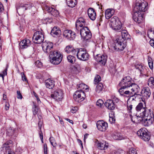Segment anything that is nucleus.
<instances>
[{
    "mask_svg": "<svg viewBox=\"0 0 154 154\" xmlns=\"http://www.w3.org/2000/svg\"><path fill=\"white\" fill-rule=\"evenodd\" d=\"M131 80L132 79L130 76L124 78L119 84L121 88L119 91L122 96L130 97L134 100V96L140 95L139 94H137L140 91V88Z\"/></svg>",
    "mask_w": 154,
    "mask_h": 154,
    "instance_id": "nucleus-1",
    "label": "nucleus"
},
{
    "mask_svg": "<svg viewBox=\"0 0 154 154\" xmlns=\"http://www.w3.org/2000/svg\"><path fill=\"white\" fill-rule=\"evenodd\" d=\"M147 4L146 2H137L134 9V14L133 19L134 20L138 23H141L143 21V13L147 9Z\"/></svg>",
    "mask_w": 154,
    "mask_h": 154,
    "instance_id": "nucleus-2",
    "label": "nucleus"
},
{
    "mask_svg": "<svg viewBox=\"0 0 154 154\" xmlns=\"http://www.w3.org/2000/svg\"><path fill=\"white\" fill-rule=\"evenodd\" d=\"M122 36L117 37L114 42V49L117 51H122L126 45V40L130 38V35L127 31L123 30L121 32Z\"/></svg>",
    "mask_w": 154,
    "mask_h": 154,
    "instance_id": "nucleus-3",
    "label": "nucleus"
},
{
    "mask_svg": "<svg viewBox=\"0 0 154 154\" xmlns=\"http://www.w3.org/2000/svg\"><path fill=\"white\" fill-rule=\"evenodd\" d=\"M63 57L60 52L53 51L49 54L50 62L53 64L58 65L61 62Z\"/></svg>",
    "mask_w": 154,
    "mask_h": 154,
    "instance_id": "nucleus-4",
    "label": "nucleus"
},
{
    "mask_svg": "<svg viewBox=\"0 0 154 154\" xmlns=\"http://www.w3.org/2000/svg\"><path fill=\"white\" fill-rule=\"evenodd\" d=\"M121 24V23L117 17L114 16L111 19L110 25L112 29L116 32L121 31L122 26Z\"/></svg>",
    "mask_w": 154,
    "mask_h": 154,
    "instance_id": "nucleus-5",
    "label": "nucleus"
},
{
    "mask_svg": "<svg viewBox=\"0 0 154 154\" xmlns=\"http://www.w3.org/2000/svg\"><path fill=\"white\" fill-rule=\"evenodd\" d=\"M145 111L143 112L142 114V118L147 117L145 119V122L147 123V125H151L154 121V115L153 112L151 109H149L147 113H145Z\"/></svg>",
    "mask_w": 154,
    "mask_h": 154,
    "instance_id": "nucleus-6",
    "label": "nucleus"
},
{
    "mask_svg": "<svg viewBox=\"0 0 154 154\" xmlns=\"http://www.w3.org/2000/svg\"><path fill=\"white\" fill-rule=\"evenodd\" d=\"M80 34L82 37L84 39L87 40L91 38V33L88 27H83L80 30Z\"/></svg>",
    "mask_w": 154,
    "mask_h": 154,
    "instance_id": "nucleus-7",
    "label": "nucleus"
},
{
    "mask_svg": "<svg viewBox=\"0 0 154 154\" xmlns=\"http://www.w3.org/2000/svg\"><path fill=\"white\" fill-rule=\"evenodd\" d=\"M44 36L42 32L40 31L36 32L32 37L33 42L36 44H40L43 42Z\"/></svg>",
    "mask_w": 154,
    "mask_h": 154,
    "instance_id": "nucleus-8",
    "label": "nucleus"
},
{
    "mask_svg": "<svg viewBox=\"0 0 154 154\" xmlns=\"http://www.w3.org/2000/svg\"><path fill=\"white\" fill-rule=\"evenodd\" d=\"M140 95H135L134 96L135 98H136V97H139L141 96L143 97H141L142 100L144 102V104H146L145 99H147L149 98L151 94L149 88L148 87H145L143 88L141 92V94H140Z\"/></svg>",
    "mask_w": 154,
    "mask_h": 154,
    "instance_id": "nucleus-9",
    "label": "nucleus"
},
{
    "mask_svg": "<svg viewBox=\"0 0 154 154\" xmlns=\"http://www.w3.org/2000/svg\"><path fill=\"white\" fill-rule=\"evenodd\" d=\"M85 97V94L83 91L78 90L74 94L73 99L75 101L79 103L83 101Z\"/></svg>",
    "mask_w": 154,
    "mask_h": 154,
    "instance_id": "nucleus-10",
    "label": "nucleus"
},
{
    "mask_svg": "<svg viewBox=\"0 0 154 154\" xmlns=\"http://www.w3.org/2000/svg\"><path fill=\"white\" fill-rule=\"evenodd\" d=\"M77 57L79 60L86 61L88 59L89 55L85 50L82 48H80L78 49L77 53Z\"/></svg>",
    "mask_w": 154,
    "mask_h": 154,
    "instance_id": "nucleus-11",
    "label": "nucleus"
},
{
    "mask_svg": "<svg viewBox=\"0 0 154 154\" xmlns=\"http://www.w3.org/2000/svg\"><path fill=\"white\" fill-rule=\"evenodd\" d=\"M42 47L44 51L46 53H51L52 50L53 45L51 42L45 41L43 42L42 44Z\"/></svg>",
    "mask_w": 154,
    "mask_h": 154,
    "instance_id": "nucleus-12",
    "label": "nucleus"
},
{
    "mask_svg": "<svg viewBox=\"0 0 154 154\" xmlns=\"http://www.w3.org/2000/svg\"><path fill=\"white\" fill-rule=\"evenodd\" d=\"M12 141L11 140L8 141L4 143L1 148V151H3L4 154H14L10 147L9 145L12 144Z\"/></svg>",
    "mask_w": 154,
    "mask_h": 154,
    "instance_id": "nucleus-13",
    "label": "nucleus"
},
{
    "mask_svg": "<svg viewBox=\"0 0 154 154\" xmlns=\"http://www.w3.org/2000/svg\"><path fill=\"white\" fill-rule=\"evenodd\" d=\"M51 97L55 100L60 101L63 97V91L60 89L57 90L51 94Z\"/></svg>",
    "mask_w": 154,
    "mask_h": 154,
    "instance_id": "nucleus-14",
    "label": "nucleus"
},
{
    "mask_svg": "<svg viewBox=\"0 0 154 154\" xmlns=\"http://www.w3.org/2000/svg\"><path fill=\"white\" fill-rule=\"evenodd\" d=\"M63 36L69 40H73L75 38V33L70 30H65L63 32Z\"/></svg>",
    "mask_w": 154,
    "mask_h": 154,
    "instance_id": "nucleus-15",
    "label": "nucleus"
},
{
    "mask_svg": "<svg viewBox=\"0 0 154 154\" xmlns=\"http://www.w3.org/2000/svg\"><path fill=\"white\" fill-rule=\"evenodd\" d=\"M107 58V56L105 54H97L95 57V60L100 64L104 65L105 64Z\"/></svg>",
    "mask_w": 154,
    "mask_h": 154,
    "instance_id": "nucleus-16",
    "label": "nucleus"
},
{
    "mask_svg": "<svg viewBox=\"0 0 154 154\" xmlns=\"http://www.w3.org/2000/svg\"><path fill=\"white\" fill-rule=\"evenodd\" d=\"M96 125L98 130L101 131H105L108 127L107 123L103 121H98Z\"/></svg>",
    "mask_w": 154,
    "mask_h": 154,
    "instance_id": "nucleus-17",
    "label": "nucleus"
},
{
    "mask_svg": "<svg viewBox=\"0 0 154 154\" xmlns=\"http://www.w3.org/2000/svg\"><path fill=\"white\" fill-rule=\"evenodd\" d=\"M44 9L48 12L50 13L54 17H57L59 16V13L58 11L55 10L52 7L45 6L44 7Z\"/></svg>",
    "mask_w": 154,
    "mask_h": 154,
    "instance_id": "nucleus-18",
    "label": "nucleus"
},
{
    "mask_svg": "<svg viewBox=\"0 0 154 154\" xmlns=\"http://www.w3.org/2000/svg\"><path fill=\"white\" fill-rule=\"evenodd\" d=\"M147 108H146V106L145 104H144V102L143 103L140 102L139 103L137 106L136 107V109L137 112L140 111L141 110H142V112L141 113H140V116L142 117V114L143 112L145 111V113H147V111L148 110L146 109Z\"/></svg>",
    "mask_w": 154,
    "mask_h": 154,
    "instance_id": "nucleus-19",
    "label": "nucleus"
},
{
    "mask_svg": "<svg viewBox=\"0 0 154 154\" xmlns=\"http://www.w3.org/2000/svg\"><path fill=\"white\" fill-rule=\"evenodd\" d=\"M135 66L136 69H138L140 71V76H146L147 72L146 69L143 66L142 63L136 65Z\"/></svg>",
    "mask_w": 154,
    "mask_h": 154,
    "instance_id": "nucleus-20",
    "label": "nucleus"
},
{
    "mask_svg": "<svg viewBox=\"0 0 154 154\" xmlns=\"http://www.w3.org/2000/svg\"><path fill=\"white\" fill-rule=\"evenodd\" d=\"M30 41L27 39H25L21 41L19 44L20 48L21 49L26 48L29 46L30 45Z\"/></svg>",
    "mask_w": 154,
    "mask_h": 154,
    "instance_id": "nucleus-21",
    "label": "nucleus"
},
{
    "mask_svg": "<svg viewBox=\"0 0 154 154\" xmlns=\"http://www.w3.org/2000/svg\"><path fill=\"white\" fill-rule=\"evenodd\" d=\"M88 16L92 20H95L96 14L94 9L91 8H89L88 10Z\"/></svg>",
    "mask_w": 154,
    "mask_h": 154,
    "instance_id": "nucleus-22",
    "label": "nucleus"
},
{
    "mask_svg": "<svg viewBox=\"0 0 154 154\" xmlns=\"http://www.w3.org/2000/svg\"><path fill=\"white\" fill-rule=\"evenodd\" d=\"M104 105L110 110L114 109L116 107L115 104L113 103V101L111 100H107L105 103Z\"/></svg>",
    "mask_w": 154,
    "mask_h": 154,
    "instance_id": "nucleus-23",
    "label": "nucleus"
},
{
    "mask_svg": "<svg viewBox=\"0 0 154 154\" xmlns=\"http://www.w3.org/2000/svg\"><path fill=\"white\" fill-rule=\"evenodd\" d=\"M24 7L26 10H28L31 9L32 12H35L36 11L35 7L34 6L33 4L30 2H27V3L23 4Z\"/></svg>",
    "mask_w": 154,
    "mask_h": 154,
    "instance_id": "nucleus-24",
    "label": "nucleus"
},
{
    "mask_svg": "<svg viewBox=\"0 0 154 154\" xmlns=\"http://www.w3.org/2000/svg\"><path fill=\"white\" fill-rule=\"evenodd\" d=\"M45 82L46 86L47 88L52 89L54 87V82L50 79L46 80L45 81Z\"/></svg>",
    "mask_w": 154,
    "mask_h": 154,
    "instance_id": "nucleus-25",
    "label": "nucleus"
},
{
    "mask_svg": "<svg viewBox=\"0 0 154 154\" xmlns=\"http://www.w3.org/2000/svg\"><path fill=\"white\" fill-rule=\"evenodd\" d=\"M114 11L112 9H107L105 13V17L108 19L111 18L114 14Z\"/></svg>",
    "mask_w": 154,
    "mask_h": 154,
    "instance_id": "nucleus-26",
    "label": "nucleus"
},
{
    "mask_svg": "<svg viewBox=\"0 0 154 154\" xmlns=\"http://www.w3.org/2000/svg\"><path fill=\"white\" fill-rule=\"evenodd\" d=\"M60 30L57 26H54L51 30V34L53 36L58 35L60 33Z\"/></svg>",
    "mask_w": 154,
    "mask_h": 154,
    "instance_id": "nucleus-27",
    "label": "nucleus"
},
{
    "mask_svg": "<svg viewBox=\"0 0 154 154\" xmlns=\"http://www.w3.org/2000/svg\"><path fill=\"white\" fill-rule=\"evenodd\" d=\"M108 147V144L106 142L98 143L97 144V147L100 149L105 150Z\"/></svg>",
    "mask_w": 154,
    "mask_h": 154,
    "instance_id": "nucleus-28",
    "label": "nucleus"
},
{
    "mask_svg": "<svg viewBox=\"0 0 154 154\" xmlns=\"http://www.w3.org/2000/svg\"><path fill=\"white\" fill-rule=\"evenodd\" d=\"M86 25V22L83 17H80L77 20L76 26L78 25L80 27H82Z\"/></svg>",
    "mask_w": 154,
    "mask_h": 154,
    "instance_id": "nucleus-29",
    "label": "nucleus"
},
{
    "mask_svg": "<svg viewBox=\"0 0 154 154\" xmlns=\"http://www.w3.org/2000/svg\"><path fill=\"white\" fill-rule=\"evenodd\" d=\"M148 132V131L146 128H143L137 131V134L141 138V136H143L145 134H146V133Z\"/></svg>",
    "mask_w": 154,
    "mask_h": 154,
    "instance_id": "nucleus-30",
    "label": "nucleus"
},
{
    "mask_svg": "<svg viewBox=\"0 0 154 154\" xmlns=\"http://www.w3.org/2000/svg\"><path fill=\"white\" fill-rule=\"evenodd\" d=\"M104 90L103 85L101 83H99L97 85L95 88V91L97 93H100Z\"/></svg>",
    "mask_w": 154,
    "mask_h": 154,
    "instance_id": "nucleus-31",
    "label": "nucleus"
},
{
    "mask_svg": "<svg viewBox=\"0 0 154 154\" xmlns=\"http://www.w3.org/2000/svg\"><path fill=\"white\" fill-rule=\"evenodd\" d=\"M17 10L19 15H21L24 14L26 10L23 4H22L17 8Z\"/></svg>",
    "mask_w": 154,
    "mask_h": 154,
    "instance_id": "nucleus-32",
    "label": "nucleus"
},
{
    "mask_svg": "<svg viewBox=\"0 0 154 154\" xmlns=\"http://www.w3.org/2000/svg\"><path fill=\"white\" fill-rule=\"evenodd\" d=\"M78 89H79V90H81L82 91V90H84V91H88V86L84 84V83H81L79 85H77Z\"/></svg>",
    "mask_w": 154,
    "mask_h": 154,
    "instance_id": "nucleus-33",
    "label": "nucleus"
},
{
    "mask_svg": "<svg viewBox=\"0 0 154 154\" xmlns=\"http://www.w3.org/2000/svg\"><path fill=\"white\" fill-rule=\"evenodd\" d=\"M148 85L152 88H154V78L152 77L149 78L148 81Z\"/></svg>",
    "mask_w": 154,
    "mask_h": 154,
    "instance_id": "nucleus-34",
    "label": "nucleus"
},
{
    "mask_svg": "<svg viewBox=\"0 0 154 154\" xmlns=\"http://www.w3.org/2000/svg\"><path fill=\"white\" fill-rule=\"evenodd\" d=\"M65 51L67 53H69L71 52L73 50V51L75 52V49H74L71 45L67 46L65 49Z\"/></svg>",
    "mask_w": 154,
    "mask_h": 154,
    "instance_id": "nucleus-35",
    "label": "nucleus"
},
{
    "mask_svg": "<svg viewBox=\"0 0 154 154\" xmlns=\"http://www.w3.org/2000/svg\"><path fill=\"white\" fill-rule=\"evenodd\" d=\"M150 39H153L154 38V31L152 30V29H149L147 33Z\"/></svg>",
    "mask_w": 154,
    "mask_h": 154,
    "instance_id": "nucleus-36",
    "label": "nucleus"
},
{
    "mask_svg": "<svg viewBox=\"0 0 154 154\" xmlns=\"http://www.w3.org/2000/svg\"><path fill=\"white\" fill-rule=\"evenodd\" d=\"M143 136H141V138L145 141H148L150 139V137L148 132L146 133Z\"/></svg>",
    "mask_w": 154,
    "mask_h": 154,
    "instance_id": "nucleus-37",
    "label": "nucleus"
},
{
    "mask_svg": "<svg viewBox=\"0 0 154 154\" xmlns=\"http://www.w3.org/2000/svg\"><path fill=\"white\" fill-rule=\"evenodd\" d=\"M38 110V107L36 106L35 104H34L32 107V112L34 116L36 115L37 114Z\"/></svg>",
    "mask_w": 154,
    "mask_h": 154,
    "instance_id": "nucleus-38",
    "label": "nucleus"
},
{
    "mask_svg": "<svg viewBox=\"0 0 154 154\" xmlns=\"http://www.w3.org/2000/svg\"><path fill=\"white\" fill-rule=\"evenodd\" d=\"M148 62L149 68L151 69L152 70L153 69V62L150 57H148Z\"/></svg>",
    "mask_w": 154,
    "mask_h": 154,
    "instance_id": "nucleus-39",
    "label": "nucleus"
},
{
    "mask_svg": "<svg viewBox=\"0 0 154 154\" xmlns=\"http://www.w3.org/2000/svg\"><path fill=\"white\" fill-rule=\"evenodd\" d=\"M67 58L68 61L71 63H73L75 60V58L72 56L69 55Z\"/></svg>",
    "mask_w": 154,
    "mask_h": 154,
    "instance_id": "nucleus-40",
    "label": "nucleus"
},
{
    "mask_svg": "<svg viewBox=\"0 0 154 154\" xmlns=\"http://www.w3.org/2000/svg\"><path fill=\"white\" fill-rule=\"evenodd\" d=\"M104 102L103 100L101 99L98 100L96 102V105L99 107H102L103 106Z\"/></svg>",
    "mask_w": 154,
    "mask_h": 154,
    "instance_id": "nucleus-41",
    "label": "nucleus"
},
{
    "mask_svg": "<svg viewBox=\"0 0 154 154\" xmlns=\"http://www.w3.org/2000/svg\"><path fill=\"white\" fill-rule=\"evenodd\" d=\"M100 76L99 75H97L95 76L94 79V82L95 84H98L101 81Z\"/></svg>",
    "mask_w": 154,
    "mask_h": 154,
    "instance_id": "nucleus-42",
    "label": "nucleus"
},
{
    "mask_svg": "<svg viewBox=\"0 0 154 154\" xmlns=\"http://www.w3.org/2000/svg\"><path fill=\"white\" fill-rule=\"evenodd\" d=\"M15 130L14 129H9L8 131V135L10 136H12L14 135V132Z\"/></svg>",
    "mask_w": 154,
    "mask_h": 154,
    "instance_id": "nucleus-43",
    "label": "nucleus"
},
{
    "mask_svg": "<svg viewBox=\"0 0 154 154\" xmlns=\"http://www.w3.org/2000/svg\"><path fill=\"white\" fill-rule=\"evenodd\" d=\"M109 121L111 124L114 123L115 122V119H114L113 116H109Z\"/></svg>",
    "mask_w": 154,
    "mask_h": 154,
    "instance_id": "nucleus-44",
    "label": "nucleus"
},
{
    "mask_svg": "<svg viewBox=\"0 0 154 154\" xmlns=\"http://www.w3.org/2000/svg\"><path fill=\"white\" fill-rule=\"evenodd\" d=\"M44 20L45 21V22H44L45 23H50L52 21V19L51 18H48L44 19L43 20V21Z\"/></svg>",
    "mask_w": 154,
    "mask_h": 154,
    "instance_id": "nucleus-45",
    "label": "nucleus"
},
{
    "mask_svg": "<svg viewBox=\"0 0 154 154\" xmlns=\"http://www.w3.org/2000/svg\"><path fill=\"white\" fill-rule=\"evenodd\" d=\"M35 64L36 66L38 68H40L42 66V63L38 60L37 61L35 62Z\"/></svg>",
    "mask_w": 154,
    "mask_h": 154,
    "instance_id": "nucleus-46",
    "label": "nucleus"
},
{
    "mask_svg": "<svg viewBox=\"0 0 154 154\" xmlns=\"http://www.w3.org/2000/svg\"><path fill=\"white\" fill-rule=\"evenodd\" d=\"M17 97L18 99H21L22 98V96L20 91H17Z\"/></svg>",
    "mask_w": 154,
    "mask_h": 154,
    "instance_id": "nucleus-47",
    "label": "nucleus"
},
{
    "mask_svg": "<svg viewBox=\"0 0 154 154\" xmlns=\"http://www.w3.org/2000/svg\"><path fill=\"white\" fill-rule=\"evenodd\" d=\"M128 154H137V153L135 149H133L129 151Z\"/></svg>",
    "mask_w": 154,
    "mask_h": 154,
    "instance_id": "nucleus-48",
    "label": "nucleus"
},
{
    "mask_svg": "<svg viewBox=\"0 0 154 154\" xmlns=\"http://www.w3.org/2000/svg\"><path fill=\"white\" fill-rule=\"evenodd\" d=\"M43 123V122L41 120L39 121L38 123V126L39 128V130H41L42 126Z\"/></svg>",
    "mask_w": 154,
    "mask_h": 154,
    "instance_id": "nucleus-49",
    "label": "nucleus"
},
{
    "mask_svg": "<svg viewBox=\"0 0 154 154\" xmlns=\"http://www.w3.org/2000/svg\"><path fill=\"white\" fill-rule=\"evenodd\" d=\"M111 100L113 101V103H117L119 101V99L118 98L116 97H114L112 98V100Z\"/></svg>",
    "mask_w": 154,
    "mask_h": 154,
    "instance_id": "nucleus-50",
    "label": "nucleus"
},
{
    "mask_svg": "<svg viewBox=\"0 0 154 154\" xmlns=\"http://www.w3.org/2000/svg\"><path fill=\"white\" fill-rule=\"evenodd\" d=\"M78 109V108L77 107H75L74 108H73L71 110V111L72 113H74L76 112L77 110Z\"/></svg>",
    "mask_w": 154,
    "mask_h": 154,
    "instance_id": "nucleus-51",
    "label": "nucleus"
},
{
    "mask_svg": "<svg viewBox=\"0 0 154 154\" xmlns=\"http://www.w3.org/2000/svg\"><path fill=\"white\" fill-rule=\"evenodd\" d=\"M22 79L23 81H27L26 78L23 73H21Z\"/></svg>",
    "mask_w": 154,
    "mask_h": 154,
    "instance_id": "nucleus-52",
    "label": "nucleus"
},
{
    "mask_svg": "<svg viewBox=\"0 0 154 154\" xmlns=\"http://www.w3.org/2000/svg\"><path fill=\"white\" fill-rule=\"evenodd\" d=\"M9 106H10V105L9 104V103H8V102H6V103H5V109L6 110H8V109H9Z\"/></svg>",
    "mask_w": 154,
    "mask_h": 154,
    "instance_id": "nucleus-53",
    "label": "nucleus"
},
{
    "mask_svg": "<svg viewBox=\"0 0 154 154\" xmlns=\"http://www.w3.org/2000/svg\"><path fill=\"white\" fill-rule=\"evenodd\" d=\"M33 93H34V95L35 97H36V100L37 101L38 103H40L41 101H40V99L39 98V97H38V96L37 95L36 93H35V92H33Z\"/></svg>",
    "mask_w": 154,
    "mask_h": 154,
    "instance_id": "nucleus-54",
    "label": "nucleus"
},
{
    "mask_svg": "<svg viewBox=\"0 0 154 154\" xmlns=\"http://www.w3.org/2000/svg\"><path fill=\"white\" fill-rule=\"evenodd\" d=\"M4 10L3 6L2 4L0 3V15Z\"/></svg>",
    "mask_w": 154,
    "mask_h": 154,
    "instance_id": "nucleus-55",
    "label": "nucleus"
},
{
    "mask_svg": "<svg viewBox=\"0 0 154 154\" xmlns=\"http://www.w3.org/2000/svg\"><path fill=\"white\" fill-rule=\"evenodd\" d=\"M149 44L151 46L153 47H154V40L153 38V39H151L149 42Z\"/></svg>",
    "mask_w": 154,
    "mask_h": 154,
    "instance_id": "nucleus-56",
    "label": "nucleus"
},
{
    "mask_svg": "<svg viewBox=\"0 0 154 154\" xmlns=\"http://www.w3.org/2000/svg\"><path fill=\"white\" fill-rule=\"evenodd\" d=\"M132 105H131L129 106H128V111H129V112H131V110L132 109Z\"/></svg>",
    "mask_w": 154,
    "mask_h": 154,
    "instance_id": "nucleus-57",
    "label": "nucleus"
},
{
    "mask_svg": "<svg viewBox=\"0 0 154 154\" xmlns=\"http://www.w3.org/2000/svg\"><path fill=\"white\" fill-rule=\"evenodd\" d=\"M39 135L40 138L43 137V133L41 130H39Z\"/></svg>",
    "mask_w": 154,
    "mask_h": 154,
    "instance_id": "nucleus-58",
    "label": "nucleus"
},
{
    "mask_svg": "<svg viewBox=\"0 0 154 154\" xmlns=\"http://www.w3.org/2000/svg\"><path fill=\"white\" fill-rule=\"evenodd\" d=\"M44 151H47L48 148L47 145L46 143H45L44 144Z\"/></svg>",
    "mask_w": 154,
    "mask_h": 154,
    "instance_id": "nucleus-59",
    "label": "nucleus"
},
{
    "mask_svg": "<svg viewBox=\"0 0 154 154\" xmlns=\"http://www.w3.org/2000/svg\"><path fill=\"white\" fill-rule=\"evenodd\" d=\"M49 140L51 143L52 142H54V141H55L54 138L53 137H50Z\"/></svg>",
    "mask_w": 154,
    "mask_h": 154,
    "instance_id": "nucleus-60",
    "label": "nucleus"
},
{
    "mask_svg": "<svg viewBox=\"0 0 154 154\" xmlns=\"http://www.w3.org/2000/svg\"><path fill=\"white\" fill-rule=\"evenodd\" d=\"M51 144L54 147H55L57 146V144L55 142V141L54 142H51Z\"/></svg>",
    "mask_w": 154,
    "mask_h": 154,
    "instance_id": "nucleus-61",
    "label": "nucleus"
},
{
    "mask_svg": "<svg viewBox=\"0 0 154 154\" xmlns=\"http://www.w3.org/2000/svg\"><path fill=\"white\" fill-rule=\"evenodd\" d=\"M7 69H6L5 70H4L2 72V74L3 75H4V76L5 75H7Z\"/></svg>",
    "mask_w": 154,
    "mask_h": 154,
    "instance_id": "nucleus-62",
    "label": "nucleus"
},
{
    "mask_svg": "<svg viewBox=\"0 0 154 154\" xmlns=\"http://www.w3.org/2000/svg\"><path fill=\"white\" fill-rule=\"evenodd\" d=\"M88 134H86L84 135V142L85 141V140L87 138V137H88Z\"/></svg>",
    "mask_w": 154,
    "mask_h": 154,
    "instance_id": "nucleus-63",
    "label": "nucleus"
},
{
    "mask_svg": "<svg viewBox=\"0 0 154 154\" xmlns=\"http://www.w3.org/2000/svg\"><path fill=\"white\" fill-rule=\"evenodd\" d=\"M7 97L6 94L5 93H4L3 94V99L4 100H5L6 99Z\"/></svg>",
    "mask_w": 154,
    "mask_h": 154,
    "instance_id": "nucleus-64",
    "label": "nucleus"
}]
</instances>
